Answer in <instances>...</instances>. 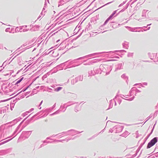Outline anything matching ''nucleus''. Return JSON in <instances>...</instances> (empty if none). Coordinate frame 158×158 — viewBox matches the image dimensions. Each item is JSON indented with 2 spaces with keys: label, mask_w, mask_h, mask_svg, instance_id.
I'll return each instance as SVG.
<instances>
[{
  "label": "nucleus",
  "mask_w": 158,
  "mask_h": 158,
  "mask_svg": "<svg viewBox=\"0 0 158 158\" xmlns=\"http://www.w3.org/2000/svg\"><path fill=\"white\" fill-rule=\"evenodd\" d=\"M62 89L61 87H59L57 88L58 90H60Z\"/></svg>",
  "instance_id": "4"
},
{
  "label": "nucleus",
  "mask_w": 158,
  "mask_h": 158,
  "mask_svg": "<svg viewBox=\"0 0 158 158\" xmlns=\"http://www.w3.org/2000/svg\"><path fill=\"white\" fill-rule=\"evenodd\" d=\"M114 14L112 15L111 16H110L106 20V21H109L110 19H111L112 16H113Z\"/></svg>",
  "instance_id": "2"
},
{
  "label": "nucleus",
  "mask_w": 158,
  "mask_h": 158,
  "mask_svg": "<svg viewBox=\"0 0 158 158\" xmlns=\"http://www.w3.org/2000/svg\"><path fill=\"white\" fill-rule=\"evenodd\" d=\"M157 141V137H155L152 139L148 144L147 148H149L153 146Z\"/></svg>",
  "instance_id": "1"
},
{
  "label": "nucleus",
  "mask_w": 158,
  "mask_h": 158,
  "mask_svg": "<svg viewBox=\"0 0 158 158\" xmlns=\"http://www.w3.org/2000/svg\"><path fill=\"white\" fill-rule=\"evenodd\" d=\"M26 89H24V90H23V92H24V91H25L26 90Z\"/></svg>",
  "instance_id": "5"
},
{
  "label": "nucleus",
  "mask_w": 158,
  "mask_h": 158,
  "mask_svg": "<svg viewBox=\"0 0 158 158\" xmlns=\"http://www.w3.org/2000/svg\"><path fill=\"white\" fill-rule=\"evenodd\" d=\"M22 78L20 79L19 80H18L16 82V84H18L22 80Z\"/></svg>",
  "instance_id": "3"
}]
</instances>
